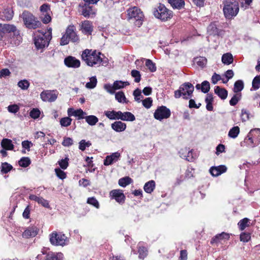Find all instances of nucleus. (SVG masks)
Segmentation results:
<instances>
[{"label": "nucleus", "mask_w": 260, "mask_h": 260, "mask_svg": "<svg viewBox=\"0 0 260 260\" xmlns=\"http://www.w3.org/2000/svg\"><path fill=\"white\" fill-rule=\"evenodd\" d=\"M155 187V183L153 180H150L146 182L144 186V190L148 193H151Z\"/></svg>", "instance_id": "nucleus-31"}, {"label": "nucleus", "mask_w": 260, "mask_h": 260, "mask_svg": "<svg viewBox=\"0 0 260 260\" xmlns=\"http://www.w3.org/2000/svg\"><path fill=\"white\" fill-rule=\"evenodd\" d=\"M39 35H36L34 38V43L37 49H42L47 47L49 43L52 38L51 32L46 35V32H40Z\"/></svg>", "instance_id": "nucleus-8"}, {"label": "nucleus", "mask_w": 260, "mask_h": 260, "mask_svg": "<svg viewBox=\"0 0 260 260\" xmlns=\"http://www.w3.org/2000/svg\"><path fill=\"white\" fill-rule=\"evenodd\" d=\"M245 141L251 147H255L260 142V129H252L248 134Z\"/></svg>", "instance_id": "nucleus-10"}, {"label": "nucleus", "mask_w": 260, "mask_h": 260, "mask_svg": "<svg viewBox=\"0 0 260 260\" xmlns=\"http://www.w3.org/2000/svg\"><path fill=\"white\" fill-rule=\"evenodd\" d=\"M18 86L22 90H26L29 86V82L26 80H22L18 82Z\"/></svg>", "instance_id": "nucleus-51"}, {"label": "nucleus", "mask_w": 260, "mask_h": 260, "mask_svg": "<svg viewBox=\"0 0 260 260\" xmlns=\"http://www.w3.org/2000/svg\"><path fill=\"white\" fill-rule=\"evenodd\" d=\"M1 146L3 148L7 150H12L14 147L12 140L6 138L3 139L2 140Z\"/></svg>", "instance_id": "nucleus-27"}, {"label": "nucleus", "mask_w": 260, "mask_h": 260, "mask_svg": "<svg viewBox=\"0 0 260 260\" xmlns=\"http://www.w3.org/2000/svg\"><path fill=\"white\" fill-rule=\"evenodd\" d=\"M129 84L128 82H123L122 81H116L113 83L115 90L123 88L127 85H129Z\"/></svg>", "instance_id": "nucleus-43"}, {"label": "nucleus", "mask_w": 260, "mask_h": 260, "mask_svg": "<svg viewBox=\"0 0 260 260\" xmlns=\"http://www.w3.org/2000/svg\"><path fill=\"white\" fill-rule=\"evenodd\" d=\"M223 12L225 17L232 19L237 16L239 11V3L236 0H224Z\"/></svg>", "instance_id": "nucleus-3"}, {"label": "nucleus", "mask_w": 260, "mask_h": 260, "mask_svg": "<svg viewBox=\"0 0 260 260\" xmlns=\"http://www.w3.org/2000/svg\"><path fill=\"white\" fill-rule=\"evenodd\" d=\"M104 88L107 91L111 94H113L115 92V88L114 85H112L110 84H106L104 85Z\"/></svg>", "instance_id": "nucleus-64"}, {"label": "nucleus", "mask_w": 260, "mask_h": 260, "mask_svg": "<svg viewBox=\"0 0 260 260\" xmlns=\"http://www.w3.org/2000/svg\"><path fill=\"white\" fill-rule=\"evenodd\" d=\"M170 116V110L164 106L158 107L154 113V118L159 121L164 119H167L169 118Z\"/></svg>", "instance_id": "nucleus-11"}, {"label": "nucleus", "mask_w": 260, "mask_h": 260, "mask_svg": "<svg viewBox=\"0 0 260 260\" xmlns=\"http://www.w3.org/2000/svg\"><path fill=\"white\" fill-rule=\"evenodd\" d=\"M120 156V154L118 152L113 153L112 154L107 156L104 160V165L109 166L112 164L114 162L117 161Z\"/></svg>", "instance_id": "nucleus-18"}, {"label": "nucleus", "mask_w": 260, "mask_h": 260, "mask_svg": "<svg viewBox=\"0 0 260 260\" xmlns=\"http://www.w3.org/2000/svg\"><path fill=\"white\" fill-rule=\"evenodd\" d=\"M91 143L89 141L86 142L85 140H82L79 142V148L82 151H84L86 147L91 146Z\"/></svg>", "instance_id": "nucleus-52"}, {"label": "nucleus", "mask_w": 260, "mask_h": 260, "mask_svg": "<svg viewBox=\"0 0 260 260\" xmlns=\"http://www.w3.org/2000/svg\"><path fill=\"white\" fill-rule=\"evenodd\" d=\"M55 172L57 176L61 179H63L67 177L66 173L59 168H56Z\"/></svg>", "instance_id": "nucleus-61"}, {"label": "nucleus", "mask_w": 260, "mask_h": 260, "mask_svg": "<svg viewBox=\"0 0 260 260\" xmlns=\"http://www.w3.org/2000/svg\"><path fill=\"white\" fill-rule=\"evenodd\" d=\"M207 62V59L205 57L199 56L194 58V62L196 63L198 66L204 68Z\"/></svg>", "instance_id": "nucleus-35"}, {"label": "nucleus", "mask_w": 260, "mask_h": 260, "mask_svg": "<svg viewBox=\"0 0 260 260\" xmlns=\"http://www.w3.org/2000/svg\"><path fill=\"white\" fill-rule=\"evenodd\" d=\"M207 31L209 35L220 36L222 35L223 31L217 28L215 22H212L208 26Z\"/></svg>", "instance_id": "nucleus-16"}, {"label": "nucleus", "mask_w": 260, "mask_h": 260, "mask_svg": "<svg viewBox=\"0 0 260 260\" xmlns=\"http://www.w3.org/2000/svg\"><path fill=\"white\" fill-rule=\"evenodd\" d=\"M142 104L144 107L147 109L150 108L152 104V99L151 98H147L142 101Z\"/></svg>", "instance_id": "nucleus-57"}, {"label": "nucleus", "mask_w": 260, "mask_h": 260, "mask_svg": "<svg viewBox=\"0 0 260 260\" xmlns=\"http://www.w3.org/2000/svg\"><path fill=\"white\" fill-rule=\"evenodd\" d=\"M69 159L68 157H66L64 159H62L58 161V165L63 170L66 169L69 166Z\"/></svg>", "instance_id": "nucleus-53"}, {"label": "nucleus", "mask_w": 260, "mask_h": 260, "mask_svg": "<svg viewBox=\"0 0 260 260\" xmlns=\"http://www.w3.org/2000/svg\"><path fill=\"white\" fill-rule=\"evenodd\" d=\"M241 99V93H236L230 101V104L231 106H235Z\"/></svg>", "instance_id": "nucleus-41"}, {"label": "nucleus", "mask_w": 260, "mask_h": 260, "mask_svg": "<svg viewBox=\"0 0 260 260\" xmlns=\"http://www.w3.org/2000/svg\"><path fill=\"white\" fill-rule=\"evenodd\" d=\"M260 86V76H256L252 81V87L256 90L259 88Z\"/></svg>", "instance_id": "nucleus-60"}, {"label": "nucleus", "mask_w": 260, "mask_h": 260, "mask_svg": "<svg viewBox=\"0 0 260 260\" xmlns=\"http://www.w3.org/2000/svg\"><path fill=\"white\" fill-rule=\"evenodd\" d=\"M25 26L29 29H36L41 26V23L30 12L24 11L20 15Z\"/></svg>", "instance_id": "nucleus-4"}, {"label": "nucleus", "mask_w": 260, "mask_h": 260, "mask_svg": "<svg viewBox=\"0 0 260 260\" xmlns=\"http://www.w3.org/2000/svg\"><path fill=\"white\" fill-rule=\"evenodd\" d=\"M230 238V235L229 234L225 233L224 232H222L221 234H217L213 238L211 241V243H217L220 241V240L222 239L228 240Z\"/></svg>", "instance_id": "nucleus-30"}, {"label": "nucleus", "mask_w": 260, "mask_h": 260, "mask_svg": "<svg viewBox=\"0 0 260 260\" xmlns=\"http://www.w3.org/2000/svg\"><path fill=\"white\" fill-rule=\"evenodd\" d=\"M115 99L119 103H125L126 98L122 91H119L115 93Z\"/></svg>", "instance_id": "nucleus-47"}, {"label": "nucleus", "mask_w": 260, "mask_h": 260, "mask_svg": "<svg viewBox=\"0 0 260 260\" xmlns=\"http://www.w3.org/2000/svg\"><path fill=\"white\" fill-rule=\"evenodd\" d=\"M104 114L110 119H120L121 111H107Z\"/></svg>", "instance_id": "nucleus-26"}, {"label": "nucleus", "mask_w": 260, "mask_h": 260, "mask_svg": "<svg viewBox=\"0 0 260 260\" xmlns=\"http://www.w3.org/2000/svg\"><path fill=\"white\" fill-rule=\"evenodd\" d=\"M127 18L135 23L137 27H140L142 24L144 15L141 10L137 7H133L127 10Z\"/></svg>", "instance_id": "nucleus-5"}, {"label": "nucleus", "mask_w": 260, "mask_h": 260, "mask_svg": "<svg viewBox=\"0 0 260 260\" xmlns=\"http://www.w3.org/2000/svg\"><path fill=\"white\" fill-rule=\"evenodd\" d=\"M111 128L116 132H122L125 130L126 124L121 121H116L111 124Z\"/></svg>", "instance_id": "nucleus-21"}, {"label": "nucleus", "mask_w": 260, "mask_h": 260, "mask_svg": "<svg viewBox=\"0 0 260 260\" xmlns=\"http://www.w3.org/2000/svg\"><path fill=\"white\" fill-rule=\"evenodd\" d=\"M214 92L222 100H224L227 98L228 91L224 88H220L219 86L215 87Z\"/></svg>", "instance_id": "nucleus-29"}, {"label": "nucleus", "mask_w": 260, "mask_h": 260, "mask_svg": "<svg viewBox=\"0 0 260 260\" xmlns=\"http://www.w3.org/2000/svg\"><path fill=\"white\" fill-rule=\"evenodd\" d=\"M120 119L123 121H133L136 119V118L131 112H122L121 111Z\"/></svg>", "instance_id": "nucleus-25"}, {"label": "nucleus", "mask_w": 260, "mask_h": 260, "mask_svg": "<svg viewBox=\"0 0 260 260\" xmlns=\"http://www.w3.org/2000/svg\"><path fill=\"white\" fill-rule=\"evenodd\" d=\"M13 17V12L11 8L5 9L0 13V18L3 20H10Z\"/></svg>", "instance_id": "nucleus-22"}, {"label": "nucleus", "mask_w": 260, "mask_h": 260, "mask_svg": "<svg viewBox=\"0 0 260 260\" xmlns=\"http://www.w3.org/2000/svg\"><path fill=\"white\" fill-rule=\"evenodd\" d=\"M33 146V144L28 140L23 141L22 142V148L26 149L27 151L30 150V148Z\"/></svg>", "instance_id": "nucleus-63"}, {"label": "nucleus", "mask_w": 260, "mask_h": 260, "mask_svg": "<svg viewBox=\"0 0 260 260\" xmlns=\"http://www.w3.org/2000/svg\"><path fill=\"white\" fill-rule=\"evenodd\" d=\"M193 90V85L189 82H185L179 87V89L175 91L174 96L178 99L182 96L184 99L187 100L192 96Z\"/></svg>", "instance_id": "nucleus-6"}, {"label": "nucleus", "mask_w": 260, "mask_h": 260, "mask_svg": "<svg viewBox=\"0 0 260 260\" xmlns=\"http://www.w3.org/2000/svg\"><path fill=\"white\" fill-rule=\"evenodd\" d=\"M146 66L148 68V69L151 72H154L156 71V68L155 67V63H154L152 60L149 59H146L145 62Z\"/></svg>", "instance_id": "nucleus-49"}, {"label": "nucleus", "mask_w": 260, "mask_h": 260, "mask_svg": "<svg viewBox=\"0 0 260 260\" xmlns=\"http://www.w3.org/2000/svg\"><path fill=\"white\" fill-rule=\"evenodd\" d=\"M132 76L135 78V82L136 83H139L141 79V76L139 71L133 70L131 72Z\"/></svg>", "instance_id": "nucleus-50"}, {"label": "nucleus", "mask_w": 260, "mask_h": 260, "mask_svg": "<svg viewBox=\"0 0 260 260\" xmlns=\"http://www.w3.org/2000/svg\"><path fill=\"white\" fill-rule=\"evenodd\" d=\"M138 252H139V257L140 258L144 259L146 255H147V251L145 247L141 246V243H139L138 244Z\"/></svg>", "instance_id": "nucleus-39"}, {"label": "nucleus", "mask_w": 260, "mask_h": 260, "mask_svg": "<svg viewBox=\"0 0 260 260\" xmlns=\"http://www.w3.org/2000/svg\"><path fill=\"white\" fill-rule=\"evenodd\" d=\"M221 61L224 64H230L233 62V55L230 53H226L222 55Z\"/></svg>", "instance_id": "nucleus-32"}, {"label": "nucleus", "mask_w": 260, "mask_h": 260, "mask_svg": "<svg viewBox=\"0 0 260 260\" xmlns=\"http://www.w3.org/2000/svg\"><path fill=\"white\" fill-rule=\"evenodd\" d=\"M50 243L54 246H64L69 243V239L62 232H53L49 235Z\"/></svg>", "instance_id": "nucleus-7"}, {"label": "nucleus", "mask_w": 260, "mask_h": 260, "mask_svg": "<svg viewBox=\"0 0 260 260\" xmlns=\"http://www.w3.org/2000/svg\"><path fill=\"white\" fill-rule=\"evenodd\" d=\"M73 144V140L69 137H65L62 142V145L64 146L69 147Z\"/></svg>", "instance_id": "nucleus-62"}, {"label": "nucleus", "mask_w": 260, "mask_h": 260, "mask_svg": "<svg viewBox=\"0 0 260 260\" xmlns=\"http://www.w3.org/2000/svg\"><path fill=\"white\" fill-rule=\"evenodd\" d=\"M64 64L68 67L76 68L80 66V61L75 57L69 56L66 57L64 60Z\"/></svg>", "instance_id": "nucleus-14"}, {"label": "nucleus", "mask_w": 260, "mask_h": 260, "mask_svg": "<svg viewBox=\"0 0 260 260\" xmlns=\"http://www.w3.org/2000/svg\"><path fill=\"white\" fill-rule=\"evenodd\" d=\"M244 88V83L242 80H238L234 84L233 91L235 93L240 92Z\"/></svg>", "instance_id": "nucleus-38"}, {"label": "nucleus", "mask_w": 260, "mask_h": 260, "mask_svg": "<svg viewBox=\"0 0 260 260\" xmlns=\"http://www.w3.org/2000/svg\"><path fill=\"white\" fill-rule=\"evenodd\" d=\"M62 254L58 253H49L47 255L46 260H61Z\"/></svg>", "instance_id": "nucleus-45"}, {"label": "nucleus", "mask_w": 260, "mask_h": 260, "mask_svg": "<svg viewBox=\"0 0 260 260\" xmlns=\"http://www.w3.org/2000/svg\"><path fill=\"white\" fill-rule=\"evenodd\" d=\"M30 164V159L27 157H23L19 161L20 166L24 168L28 167Z\"/></svg>", "instance_id": "nucleus-46"}, {"label": "nucleus", "mask_w": 260, "mask_h": 260, "mask_svg": "<svg viewBox=\"0 0 260 260\" xmlns=\"http://www.w3.org/2000/svg\"><path fill=\"white\" fill-rule=\"evenodd\" d=\"M250 220L247 218H244L240 220L238 223V226L241 231H243L246 228L249 226Z\"/></svg>", "instance_id": "nucleus-33"}, {"label": "nucleus", "mask_w": 260, "mask_h": 260, "mask_svg": "<svg viewBox=\"0 0 260 260\" xmlns=\"http://www.w3.org/2000/svg\"><path fill=\"white\" fill-rule=\"evenodd\" d=\"M250 113L248 110L243 109L241 110V118L243 122H245L249 120Z\"/></svg>", "instance_id": "nucleus-48"}, {"label": "nucleus", "mask_w": 260, "mask_h": 260, "mask_svg": "<svg viewBox=\"0 0 260 260\" xmlns=\"http://www.w3.org/2000/svg\"><path fill=\"white\" fill-rule=\"evenodd\" d=\"M19 107L16 104L10 105L7 107L8 111L11 113L15 114L19 110Z\"/></svg>", "instance_id": "nucleus-55"}, {"label": "nucleus", "mask_w": 260, "mask_h": 260, "mask_svg": "<svg viewBox=\"0 0 260 260\" xmlns=\"http://www.w3.org/2000/svg\"><path fill=\"white\" fill-rule=\"evenodd\" d=\"M97 84V79L95 76L92 77L90 78V81L86 84L85 87L88 89L94 88Z\"/></svg>", "instance_id": "nucleus-42"}, {"label": "nucleus", "mask_w": 260, "mask_h": 260, "mask_svg": "<svg viewBox=\"0 0 260 260\" xmlns=\"http://www.w3.org/2000/svg\"><path fill=\"white\" fill-rule=\"evenodd\" d=\"M86 122L90 125H95L99 121L98 118L94 115L86 116L85 117Z\"/></svg>", "instance_id": "nucleus-34"}, {"label": "nucleus", "mask_w": 260, "mask_h": 260, "mask_svg": "<svg viewBox=\"0 0 260 260\" xmlns=\"http://www.w3.org/2000/svg\"><path fill=\"white\" fill-rule=\"evenodd\" d=\"M169 3L174 9H181L185 5L183 0H168Z\"/></svg>", "instance_id": "nucleus-28"}, {"label": "nucleus", "mask_w": 260, "mask_h": 260, "mask_svg": "<svg viewBox=\"0 0 260 260\" xmlns=\"http://www.w3.org/2000/svg\"><path fill=\"white\" fill-rule=\"evenodd\" d=\"M101 53L96 50L86 49L83 51L81 57L86 63L90 67L99 66L102 62Z\"/></svg>", "instance_id": "nucleus-2"}, {"label": "nucleus", "mask_w": 260, "mask_h": 260, "mask_svg": "<svg viewBox=\"0 0 260 260\" xmlns=\"http://www.w3.org/2000/svg\"><path fill=\"white\" fill-rule=\"evenodd\" d=\"M153 14L156 18L162 21H167L173 17L172 12L161 4L154 11Z\"/></svg>", "instance_id": "nucleus-9"}, {"label": "nucleus", "mask_w": 260, "mask_h": 260, "mask_svg": "<svg viewBox=\"0 0 260 260\" xmlns=\"http://www.w3.org/2000/svg\"><path fill=\"white\" fill-rule=\"evenodd\" d=\"M41 112L37 108H34L29 113L30 116L34 119H37L39 117Z\"/></svg>", "instance_id": "nucleus-56"}, {"label": "nucleus", "mask_w": 260, "mask_h": 260, "mask_svg": "<svg viewBox=\"0 0 260 260\" xmlns=\"http://www.w3.org/2000/svg\"><path fill=\"white\" fill-rule=\"evenodd\" d=\"M110 197L119 204H122L125 200V196L120 189H113L110 192Z\"/></svg>", "instance_id": "nucleus-13"}, {"label": "nucleus", "mask_w": 260, "mask_h": 260, "mask_svg": "<svg viewBox=\"0 0 260 260\" xmlns=\"http://www.w3.org/2000/svg\"><path fill=\"white\" fill-rule=\"evenodd\" d=\"M210 88V83L207 81H204L201 84V91L204 93H207Z\"/></svg>", "instance_id": "nucleus-54"}, {"label": "nucleus", "mask_w": 260, "mask_h": 260, "mask_svg": "<svg viewBox=\"0 0 260 260\" xmlns=\"http://www.w3.org/2000/svg\"><path fill=\"white\" fill-rule=\"evenodd\" d=\"M1 171L3 174H7L12 170L13 167L8 162H3L1 165Z\"/></svg>", "instance_id": "nucleus-40"}, {"label": "nucleus", "mask_w": 260, "mask_h": 260, "mask_svg": "<svg viewBox=\"0 0 260 260\" xmlns=\"http://www.w3.org/2000/svg\"><path fill=\"white\" fill-rule=\"evenodd\" d=\"M72 119L69 117H63L60 119V124L61 126L67 127L71 125Z\"/></svg>", "instance_id": "nucleus-44"}, {"label": "nucleus", "mask_w": 260, "mask_h": 260, "mask_svg": "<svg viewBox=\"0 0 260 260\" xmlns=\"http://www.w3.org/2000/svg\"><path fill=\"white\" fill-rule=\"evenodd\" d=\"M227 168L224 165H220L217 167H212L210 169V172L213 176H218L225 172Z\"/></svg>", "instance_id": "nucleus-19"}, {"label": "nucleus", "mask_w": 260, "mask_h": 260, "mask_svg": "<svg viewBox=\"0 0 260 260\" xmlns=\"http://www.w3.org/2000/svg\"><path fill=\"white\" fill-rule=\"evenodd\" d=\"M68 114L69 116H74L78 117V119H85L86 113L82 109L74 110L72 108H69L68 110Z\"/></svg>", "instance_id": "nucleus-17"}, {"label": "nucleus", "mask_w": 260, "mask_h": 260, "mask_svg": "<svg viewBox=\"0 0 260 260\" xmlns=\"http://www.w3.org/2000/svg\"><path fill=\"white\" fill-rule=\"evenodd\" d=\"M87 203L89 204L93 205L96 208L98 209L99 208V203L97 200L94 197L88 198Z\"/></svg>", "instance_id": "nucleus-59"}, {"label": "nucleus", "mask_w": 260, "mask_h": 260, "mask_svg": "<svg viewBox=\"0 0 260 260\" xmlns=\"http://www.w3.org/2000/svg\"><path fill=\"white\" fill-rule=\"evenodd\" d=\"M39 230L36 226L28 228L22 234V236L25 238L35 237L38 234Z\"/></svg>", "instance_id": "nucleus-20"}, {"label": "nucleus", "mask_w": 260, "mask_h": 260, "mask_svg": "<svg viewBox=\"0 0 260 260\" xmlns=\"http://www.w3.org/2000/svg\"><path fill=\"white\" fill-rule=\"evenodd\" d=\"M82 15L85 17H93L95 15V12L92 7L89 6H85L82 8Z\"/></svg>", "instance_id": "nucleus-23"}, {"label": "nucleus", "mask_w": 260, "mask_h": 260, "mask_svg": "<svg viewBox=\"0 0 260 260\" xmlns=\"http://www.w3.org/2000/svg\"><path fill=\"white\" fill-rule=\"evenodd\" d=\"M240 133V128L238 126H234L229 132L228 136L233 139H235Z\"/></svg>", "instance_id": "nucleus-36"}, {"label": "nucleus", "mask_w": 260, "mask_h": 260, "mask_svg": "<svg viewBox=\"0 0 260 260\" xmlns=\"http://www.w3.org/2000/svg\"><path fill=\"white\" fill-rule=\"evenodd\" d=\"M12 32L13 36L16 38V40H11L10 43L18 45L21 41V37L20 36L19 31L17 30L16 27L13 24H0V41L2 40L7 34Z\"/></svg>", "instance_id": "nucleus-1"}, {"label": "nucleus", "mask_w": 260, "mask_h": 260, "mask_svg": "<svg viewBox=\"0 0 260 260\" xmlns=\"http://www.w3.org/2000/svg\"><path fill=\"white\" fill-rule=\"evenodd\" d=\"M250 238V234L245 232L242 233L240 236V240L244 242H247Z\"/></svg>", "instance_id": "nucleus-58"}, {"label": "nucleus", "mask_w": 260, "mask_h": 260, "mask_svg": "<svg viewBox=\"0 0 260 260\" xmlns=\"http://www.w3.org/2000/svg\"><path fill=\"white\" fill-rule=\"evenodd\" d=\"M58 92L56 90H46L40 94L41 99L44 102H53L57 98Z\"/></svg>", "instance_id": "nucleus-12"}, {"label": "nucleus", "mask_w": 260, "mask_h": 260, "mask_svg": "<svg viewBox=\"0 0 260 260\" xmlns=\"http://www.w3.org/2000/svg\"><path fill=\"white\" fill-rule=\"evenodd\" d=\"M133 182V180L129 177L126 176L120 178L118 181V184L122 187H125Z\"/></svg>", "instance_id": "nucleus-37"}, {"label": "nucleus", "mask_w": 260, "mask_h": 260, "mask_svg": "<svg viewBox=\"0 0 260 260\" xmlns=\"http://www.w3.org/2000/svg\"><path fill=\"white\" fill-rule=\"evenodd\" d=\"M65 34L73 42H76L79 40L78 37L75 31V28L73 25H69L68 27Z\"/></svg>", "instance_id": "nucleus-15"}, {"label": "nucleus", "mask_w": 260, "mask_h": 260, "mask_svg": "<svg viewBox=\"0 0 260 260\" xmlns=\"http://www.w3.org/2000/svg\"><path fill=\"white\" fill-rule=\"evenodd\" d=\"M81 28L82 31L86 34H91L92 31L91 23L88 20H85L82 23Z\"/></svg>", "instance_id": "nucleus-24"}]
</instances>
